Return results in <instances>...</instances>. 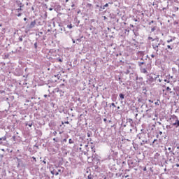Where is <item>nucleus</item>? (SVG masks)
Segmentation results:
<instances>
[{
  "mask_svg": "<svg viewBox=\"0 0 179 179\" xmlns=\"http://www.w3.org/2000/svg\"><path fill=\"white\" fill-rule=\"evenodd\" d=\"M150 103H153V101H152V100H149L148 101Z\"/></svg>",
  "mask_w": 179,
  "mask_h": 179,
  "instance_id": "cd10ccee",
  "label": "nucleus"
},
{
  "mask_svg": "<svg viewBox=\"0 0 179 179\" xmlns=\"http://www.w3.org/2000/svg\"><path fill=\"white\" fill-rule=\"evenodd\" d=\"M152 58H155V55H151Z\"/></svg>",
  "mask_w": 179,
  "mask_h": 179,
  "instance_id": "b1692460",
  "label": "nucleus"
},
{
  "mask_svg": "<svg viewBox=\"0 0 179 179\" xmlns=\"http://www.w3.org/2000/svg\"><path fill=\"white\" fill-rule=\"evenodd\" d=\"M117 110H120V106H117Z\"/></svg>",
  "mask_w": 179,
  "mask_h": 179,
  "instance_id": "4c0bfd02",
  "label": "nucleus"
},
{
  "mask_svg": "<svg viewBox=\"0 0 179 179\" xmlns=\"http://www.w3.org/2000/svg\"><path fill=\"white\" fill-rule=\"evenodd\" d=\"M31 27H34L36 26V21H33L30 24Z\"/></svg>",
  "mask_w": 179,
  "mask_h": 179,
  "instance_id": "39448f33",
  "label": "nucleus"
},
{
  "mask_svg": "<svg viewBox=\"0 0 179 179\" xmlns=\"http://www.w3.org/2000/svg\"><path fill=\"white\" fill-rule=\"evenodd\" d=\"M151 23H153V21H151Z\"/></svg>",
  "mask_w": 179,
  "mask_h": 179,
  "instance_id": "a18cd8bd",
  "label": "nucleus"
},
{
  "mask_svg": "<svg viewBox=\"0 0 179 179\" xmlns=\"http://www.w3.org/2000/svg\"><path fill=\"white\" fill-rule=\"evenodd\" d=\"M79 149H80V152H84V155H86V153H87V151H83L82 148H80Z\"/></svg>",
  "mask_w": 179,
  "mask_h": 179,
  "instance_id": "9d476101",
  "label": "nucleus"
},
{
  "mask_svg": "<svg viewBox=\"0 0 179 179\" xmlns=\"http://www.w3.org/2000/svg\"><path fill=\"white\" fill-rule=\"evenodd\" d=\"M69 143H70V144L73 143V140L71 139V138H70V139L69 140Z\"/></svg>",
  "mask_w": 179,
  "mask_h": 179,
  "instance_id": "9b49d317",
  "label": "nucleus"
},
{
  "mask_svg": "<svg viewBox=\"0 0 179 179\" xmlns=\"http://www.w3.org/2000/svg\"><path fill=\"white\" fill-rule=\"evenodd\" d=\"M141 64V65H143L145 63H143V62H141V63H140Z\"/></svg>",
  "mask_w": 179,
  "mask_h": 179,
  "instance_id": "f704fd0d",
  "label": "nucleus"
},
{
  "mask_svg": "<svg viewBox=\"0 0 179 179\" xmlns=\"http://www.w3.org/2000/svg\"><path fill=\"white\" fill-rule=\"evenodd\" d=\"M91 149L92 150V152H94V153H96V150H94V147H92Z\"/></svg>",
  "mask_w": 179,
  "mask_h": 179,
  "instance_id": "4468645a",
  "label": "nucleus"
},
{
  "mask_svg": "<svg viewBox=\"0 0 179 179\" xmlns=\"http://www.w3.org/2000/svg\"><path fill=\"white\" fill-rule=\"evenodd\" d=\"M155 106H159V101L155 103Z\"/></svg>",
  "mask_w": 179,
  "mask_h": 179,
  "instance_id": "dca6fc26",
  "label": "nucleus"
},
{
  "mask_svg": "<svg viewBox=\"0 0 179 179\" xmlns=\"http://www.w3.org/2000/svg\"><path fill=\"white\" fill-rule=\"evenodd\" d=\"M174 40H176V37H173V38L166 41V43H170L174 41Z\"/></svg>",
  "mask_w": 179,
  "mask_h": 179,
  "instance_id": "20e7f679",
  "label": "nucleus"
},
{
  "mask_svg": "<svg viewBox=\"0 0 179 179\" xmlns=\"http://www.w3.org/2000/svg\"><path fill=\"white\" fill-rule=\"evenodd\" d=\"M111 106H113V107H115V103H111Z\"/></svg>",
  "mask_w": 179,
  "mask_h": 179,
  "instance_id": "aec40b11",
  "label": "nucleus"
},
{
  "mask_svg": "<svg viewBox=\"0 0 179 179\" xmlns=\"http://www.w3.org/2000/svg\"><path fill=\"white\" fill-rule=\"evenodd\" d=\"M143 171H146V167H145V168L143 169Z\"/></svg>",
  "mask_w": 179,
  "mask_h": 179,
  "instance_id": "72a5a7b5",
  "label": "nucleus"
},
{
  "mask_svg": "<svg viewBox=\"0 0 179 179\" xmlns=\"http://www.w3.org/2000/svg\"><path fill=\"white\" fill-rule=\"evenodd\" d=\"M152 48L156 51V53L157 54V52L159 51V45H160V43H159V41L157 40H152Z\"/></svg>",
  "mask_w": 179,
  "mask_h": 179,
  "instance_id": "f257e3e1",
  "label": "nucleus"
},
{
  "mask_svg": "<svg viewBox=\"0 0 179 179\" xmlns=\"http://www.w3.org/2000/svg\"><path fill=\"white\" fill-rule=\"evenodd\" d=\"M141 72L143 73H148V71L146 70V69H142Z\"/></svg>",
  "mask_w": 179,
  "mask_h": 179,
  "instance_id": "0eeeda50",
  "label": "nucleus"
},
{
  "mask_svg": "<svg viewBox=\"0 0 179 179\" xmlns=\"http://www.w3.org/2000/svg\"><path fill=\"white\" fill-rule=\"evenodd\" d=\"M103 19H104V20H106V19H107V17L103 16Z\"/></svg>",
  "mask_w": 179,
  "mask_h": 179,
  "instance_id": "393cba45",
  "label": "nucleus"
},
{
  "mask_svg": "<svg viewBox=\"0 0 179 179\" xmlns=\"http://www.w3.org/2000/svg\"><path fill=\"white\" fill-rule=\"evenodd\" d=\"M166 48H168V50H173V46L170 45H168L166 46Z\"/></svg>",
  "mask_w": 179,
  "mask_h": 179,
  "instance_id": "6e6552de",
  "label": "nucleus"
},
{
  "mask_svg": "<svg viewBox=\"0 0 179 179\" xmlns=\"http://www.w3.org/2000/svg\"><path fill=\"white\" fill-rule=\"evenodd\" d=\"M63 142H66V138H64V139L63 140Z\"/></svg>",
  "mask_w": 179,
  "mask_h": 179,
  "instance_id": "c756f323",
  "label": "nucleus"
},
{
  "mask_svg": "<svg viewBox=\"0 0 179 179\" xmlns=\"http://www.w3.org/2000/svg\"><path fill=\"white\" fill-rule=\"evenodd\" d=\"M62 125H64V122H62Z\"/></svg>",
  "mask_w": 179,
  "mask_h": 179,
  "instance_id": "58836bf2",
  "label": "nucleus"
},
{
  "mask_svg": "<svg viewBox=\"0 0 179 179\" xmlns=\"http://www.w3.org/2000/svg\"><path fill=\"white\" fill-rule=\"evenodd\" d=\"M44 97H47V95H46V94H45V95H44Z\"/></svg>",
  "mask_w": 179,
  "mask_h": 179,
  "instance_id": "a19ab883",
  "label": "nucleus"
},
{
  "mask_svg": "<svg viewBox=\"0 0 179 179\" xmlns=\"http://www.w3.org/2000/svg\"><path fill=\"white\" fill-rule=\"evenodd\" d=\"M125 97V95H124L123 94H120V98L121 99V100H124Z\"/></svg>",
  "mask_w": 179,
  "mask_h": 179,
  "instance_id": "423d86ee",
  "label": "nucleus"
},
{
  "mask_svg": "<svg viewBox=\"0 0 179 179\" xmlns=\"http://www.w3.org/2000/svg\"><path fill=\"white\" fill-rule=\"evenodd\" d=\"M0 139H1V141H6V136H3Z\"/></svg>",
  "mask_w": 179,
  "mask_h": 179,
  "instance_id": "f8f14e48",
  "label": "nucleus"
},
{
  "mask_svg": "<svg viewBox=\"0 0 179 179\" xmlns=\"http://www.w3.org/2000/svg\"><path fill=\"white\" fill-rule=\"evenodd\" d=\"M64 124H69V122L66 121V122H64Z\"/></svg>",
  "mask_w": 179,
  "mask_h": 179,
  "instance_id": "c85d7f7f",
  "label": "nucleus"
},
{
  "mask_svg": "<svg viewBox=\"0 0 179 179\" xmlns=\"http://www.w3.org/2000/svg\"><path fill=\"white\" fill-rule=\"evenodd\" d=\"M13 139H15V136H13Z\"/></svg>",
  "mask_w": 179,
  "mask_h": 179,
  "instance_id": "79ce46f5",
  "label": "nucleus"
},
{
  "mask_svg": "<svg viewBox=\"0 0 179 179\" xmlns=\"http://www.w3.org/2000/svg\"><path fill=\"white\" fill-rule=\"evenodd\" d=\"M53 141H55V138H53Z\"/></svg>",
  "mask_w": 179,
  "mask_h": 179,
  "instance_id": "49530a36",
  "label": "nucleus"
},
{
  "mask_svg": "<svg viewBox=\"0 0 179 179\" xmlns=\"http://www.w3.org/2000/svg\"><path fill=\"white\" fill-rule=\"evenodd\" d=\"M157 78H159V75H157V76L155 77V79H157Z\"/></svg>",
  "mask_w": 179,
  "mask_h": 179,
  "instance_id": "473e14b6",
  "label": "nucleus"
},
{
  "mask_svg": "<svg viewBox=\"0 0 179 179\" xmlns=\"http://www.w3.org/2000/svg\"><path fill=\"white\" fill-rule=\"evenodd\" d=\"M56 176H58V173H56Z\"/></svg>",
  "mask_w": 179,
  "mask_h": 179,
  "instance_id": "37998d69",
  "label": "nucleus"
},
{
  "mask_svg": "<svg viewBox=\"0 0 179 179\" xmlns=\"http://www.w3.org/2000/svg\"><path fill=\"white\" fill-rule=\"evenodd\" d=\"M148 40H152V41H153V40H155V39H153V38L149 36V37H148Z\"/></svg>",
  "mask_w": 179,
  "mask_h": 179,
  "instance_id": "a211bd4d",
  "label": "nucleus"
},
{
  "mask_svg": "<svg viewBox=\"0 0 179 179\" xmlns=\"http://www.w3.org/2000/svg\"><path fill=\"white\" fill-rule=\"evenodd\" d=\"M80 146H82V144H80Z\"/></svg>",
  "mask_w": 179,
  "mask_h": 179,
  "instance_id": "de8ad7c7",
  "label": "nucleus"
},
{
  "mask_svg": "<svg viewBox=\"0 0 179 179\" xmlns=\"http://www.w3.org/2000/svg\"><path fill=\"white\" fill-rule=\"evenodd\" d=\"M24 22H26V20H27V17H24Z\"/></svg>",
  "mask_w": 179,
  "mask_h": 179,
  "instance_id": "a878e982",
  "label": "nucleus"
},
{
  "mask_svg": "<svg viewBox=\"0 0 179 179\" xmlns=\"http://www.w3.org/2000/svg\"><path fill=\"white\" fill-rule=\"evenodd\" d=\"M175 118H176V122L175 123H173L172 125H173V127H176V128H177L179 127V120L176 117V116H175Z\"/></svg>",
  "mask_w": 179,
  "mask_h": 179,
  "instance_id": "7ed1b4c3",
  "label": "nucleus"
},
{
  "mask_svg": "<svg viewBox=\"0 0 179 179\" xmlns=\"http://www.w3.org/2000/svg\"><path fill=\"white\" fill-rule=\"evenodd\" d=\"M67 27L69 29H72L73 27L72 26V24H71L70 25H67Z\"/></svg>",
  "mask_w": 179,
  "mask_h": 179,
  "instance_id": "ddd939ff",
  "label": "nucleus"
},
{
  "mask_svg": "<svg viewBox=\"0 0 179 179\" xmlns=\"http://www.w3.org/2000/svg\"><path fill=\"white\" fill-rule=\"evenodd\" d=\"M155 142H157V139H155L152 142V143H155Z\"/></svg>",
  "mask_w": 179,
  "mask_h": 179,
  "instance_id": "4be33fe9",
  "label": "nucleus"
},
{
  "mask_svg": "<svg viewBox=\"0 0 179 179\" xmlns=\"http://www.w3.org/2000/svg\"><path fill=\"white\" fill-rule=\"evenodd\" d=\"M34 45H35V48H37V44L35 43Z\"/></svg>",
  "mask_w": 179,
  "mask_h": 179,
  "instance_id": "7c9ffc66",
  "label": "nucleus"
},
{
  "mask_svg": "<svg viewBox=\"0 0 179 179\" xmlns=\"http://www.w3.org/2000/svg\"><path fill=\"white\" fill-rule=\"evenodd\" d=\"M87 6H89V8H90V6H92L91 3H87Z\"/></svg>",
  "mask_w": 179,
  "mask_h": 179,
  "instance_id": "412c9836",
  "label": "nucleus"
},
{
  "mask_svg": "<svg viewBox=\"0 0 179 179\" xmlns=\"http://www.w3.org/2000/svg\"><path fill=\"white\" fill-rule=\"evenodd\" d=\"M20 41H23V38H20Z\"/></svg>",
  "mask_w": 179,
  "mask_h": 179,
  "instance_id": "bb28decb",
  "label": "nucleus"
},
{
  "mask_svg": "<svg viewBox=\"0 0 179 179\" xmlns=\"http://www.w3.org/2000/svg\"><path fill=\"white\" fill-rule=\"evenodd\" d=\"M107 7H108V3H106V4L103 6V9H104V8H107Z\"/></svg>",
  "mask_w": 179,
  "mask_h": 179,
  "instance_id": "2eb2a0df",
  "label": "nucleus"
},
{
  "mask_svg": "<svg viewBox=\"0 0 179 179\" xmlns=\"http://www.w3.org/2000/svg\"><path fill=\"white\" fill-rule=\"evenodd\" d=\"M176 167H179V164H176Z\"/></svg>",
  "mask_w": 179,
  "mask_h": 179,
  "instance_id": "c9c22d12",
  "label": "nucleus"
},
{
  "mask_svg": "<svg viewBox=\"0 0 179 179\" xmlns=\"http://www.w3.org/2000/svg\"><path fill=\"white\" fill-rule=\"evenodd\" d=\"M28 125H29V127H33V124H28Z\"/></svg>",
  "mask_w": 179,
  "mask_h": 179,
  "instance_id": "5701e85b",
  "label": "nucleus"
},
{
  "mask_svg": "<svg viewBox=\"0 0 179 179\" xmlns=\"http://www.w3.org/2000/svg\"><path fill=\"white\" fill-rule=\"evenodd\" d=\"M104 122H106L107 121V120L106 118L103 119Z\"/></svg>",
  "mask_w": 179,
  "mask_h": 179,
  "instance_id": "2f4dec72",
  "label": "nucleus"
},
{
  "mask_svg": "<svg viewBox=\"0 0 179 179\" xmlns=\"http://www.w3.org/2000/svg\"><path fill=\"white\" fill-rule=\"evenodd\" d=\"M88 146H89V145H85V148H88Z\"/></svg>",
  "mask_w": 179,
  "mask_h": 179,
  "instance_id": "e433bc0d",
  "label": "nucleus"
},
{
  "mask_svg": "<svg viewBox=\"0 0 179 179\" xmlns=\"http://www.w3.org/2000/svg\"><path fill=\"white\" fill-rule=\"evenodd\" d=\"M57 61H59V62H62V59H57Z\"/></svg>",
  "mask_w": 179,
  "mask_h": 179,
  "instance_id": "6ab92c4d",
  "label": "nucleus"
},
{
  "mask_svg": "<svg viewBox=\"0 0 179 179\" xmlns=\"http://www.w3.org/2000/svg\"><path fill=\"white\" fill-rule=\"evenodd\" d=\"M16 2L18 4V6L20 7L19 8L17 9V10L18 12H20V10H22V8H23V4L20 1H17Z\"/></svg>",
  "mask_w": 179,
  "mask_h": 179,
  "instance_id": "f03ea898",
  "label": "nucleus"
},
{
  "mask_svg": "<svg viewBox=\"0 0 179 179\" xmlns=\"http://www.w3.org/2000/svg\"><path fill=\"white\" fill-rule=\"evenodd\" d=\"M166 90H167L168 92H170V93H172V92H171V88H170V87H166Z\"/></svg>",
  "mask_w": 179,
  "mask_h": 179,
  "instance_id": "1a4fd4ad",
  "label": "nucleus"
},
{
  "mask_svg": "<svg viewBox=\"0 0 179 179\" xmlns=\"http://www.w3.org/2000/svg\"><path fill=\"white\" fill-rule=\"evenodd\" d=\"M69 0H66V2H69Z\"/></svg>",
  "mask_w": 179,
  "mask_h": 179,
  "instance_id": "ea45409f",
  "label": "nucleus"
},
{
  "mask_svg": "<svg viewBox=\"0 0 179 179\" xmlns=\"http://www.w3.org/2000/svg\"><path fill=\"white\" fill-rule=\"evenodd\" d=\"M17 16L18 17H20V16H22V13H18V14L17 15Z\"/></svg>",
  "mask_w": 179,
  "mask_h": 179,
  "instance_id": "f3484780",
  "label": "nucleus"
},
{
  "mask_svg": "<svg viewBox=\"0 0 179 179\" xmlns=\"http://www.w3.org/2000/svg\"><path fill=\"white\" fill-rule=\"evenodd\" d=\"M72 6H75L74 5H73Z\"/></svg>",
  "mask_w": 179,
  "mask_h": 179,
  "instance_id": "09e8293b",
  "label": "nucleus"
},
{
  "mask_svg": "<svg viewBox=\"0 0 179 179\" xmlns=\"http://www.w3.org/2000/svg\"><path fill=\"white\" fill-rule=\"evenodd\" d=\"M34 160H36V158L34 157Z\"/></svg>",
  "mask_w": 179,
  "mask_h": 179,
  "instance_id": "c03bdc74",
  "label": "nucleus"
}]
</instances>
